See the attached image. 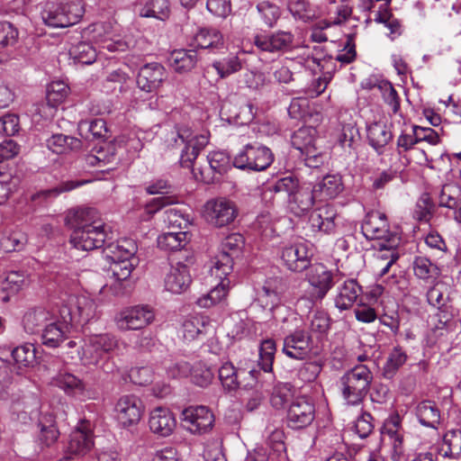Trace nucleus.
<instances>
[{
	"instance_id": "f257e3e1",
	"label": "nucleus",
	"mask_w": 461,
	"mask_h": 461,
	"mask_svg": "<svg viewBox=\"0 0 461 461\" xmlns=\"http://www.w3.org/2000/svg\"><path fill=\"white\" fill-rule=\"evenodd\" d=\"M67 223L72 229L70 243L83 251L102 248L107 240L106 226L93 208H83L68 216Z\"/></svg>"
},
{
	"instance_id": "f03ea898",
	"label": "nucleus",
	"mask_w": 461,
	"mask_h": 461,
	"mask_svg": "<svg viewBox=\"0 0 461 461\" xmlns=\"http://www.w3.org/2000/svg\"><path fill=\"white\" fill-rule=\"evenodd\" d=\"M372 381L373 374L366 365H357L347 371L339 381V387L346 404H361Z\"/></svg>"
},
{
	"instance_id": "7ed1b4c3",
	"label": "nucleus",
	"mask_w": 461,
	"mask_h": 461,
	"mask_svg": "<svg viewBox=\"0 0 461 461\" xmlns=\"http://www.w3.org/2000/svg\"><path fill=\"white\" fill-rule=\"evenodd\" d=\"M168 141L173 147L184 146L180 155V164L183 167L193 168L194 160L209 142V134L194 135L189 127L181 125L176 126L171 132Z\"/></svg>"
},
{
	"instance_id": "20e7f679",
	"label": "nucleus",
	"mask_w": 461,
	"mask_h": 461,
	"mask_svg": "<svg viewBox=\"0 0 461 461\" xmlns=\"http://www.w3.org/2000/svg\"><path fill=\"white\" fill-rule=\"evenodd\" d=\"M85 14L84 4L75 0L66 4L48 3L41 11L43 23L52 28H66L77 23Z\"/></svg>"
},
{
	"instance_id": "39448f33",
	"label": "nucleus",
	"mask_w": 461,
	"mask_h": 461,
	"mask_svg": "<svg viewBox=\"0 0 461 461\" xmlns=\"http://www.w3.org/2000/svg\"><path fill=\"white\" fill-rule=\"evenodd\" d=\"M73 312L64 305L41 330V344L49 348H57L68 339L73 321Z\"/></svg>"
},
{
	"instance_id": "423d86ee",
	"label": "nucleus",
	"mask_w": 461,
	"mask_h": 461,
	"mask_svg": "<svg viewBox=\"0 0 461 461\" xmlns=\"http://www.w3.org/2000/svg\"><path fill=\"white\" fill-rule=\"evenodd\" d=\"M361 230L367 240L383 241V246L397 248L400 244L399 233L389 229L386 216L380 212H368L362 222Z\"/></svg>"
},
{
	"instance_id": "0eeeda50",
	"label": "nucleus",
	"mask_w": 461,
	"mask_h": 461,
	"mask_svg": "<svg viewBox=\"0 0 461 461\" xmlns=\"http://www.w3.org/2000/svg\"><path fill=\"white\" fill-rule=\"evenodd\" d=\"M119 348L116 337L110 333L93 334L85 339L80 360L84 365H98Z\"/></svg>"
},
{
	"instance_id": "6e6552de",
	"label": "nucleus",
	"mask_w": 461,
	"mask_h": 461,
	"mask_svg": "<svg viewBox=\"0 0 461 461\" xmlns=\"http://www.w3.org/2000/svg\"><path fill=\"white\" fill-rule=\"evenodd\" d=\"M274 161L270 149L258 143L247 144L234 157L233 166L237 168L250 171H263Z\"/></svg>"
},
{
	"instance_id": "1a4fd4ad",
	"label": "nucleus",
	"mask_w": 461,
	"mask_h": 461,
	"mask_svg": "<svg viewBox=\"0 0 461 461\" xmlns=\"http://www.w3.org/2000/svg\"><path fill=\"white\" fill-rule=\"evenodd\" d=\"M244 246V238L240 233H231L226 236L221 243V251L218 255L211 267V276H230L233 268V257L237 255Z\"/></svg>"
},
{
	"instance_id": "9d476101",
	"label": "nucleus",
	"mask_w": 461,
	"mask_h": 461,
	"mask_svg": "<svg viewBox=\"0 0 461 461\" xmlns=\"http://www.w3.org/2000/svg\"><path fill=\"white\" fill-rule=\"evenodd\" d=\"M92 39L103 50L109 52H124L130 42L118 33V26L111 22L96 23L92 26Z\"/></svg>"
},
{
	"instance_id": "9b49d317",
	"label": "nucleus",
	"mask_w": 461,
	"mask_h": 461,
	"mask_svg": "<svg viewBox=\"0 0 461 461\" xmlns=\"http://www.w3.org/2000/svg\"><path fill=\"white\" fill-rule=\"evenodd\" d=\"M111 270L113 273V282L100 288L98 300L101 302L123 295L131 287L130 277L132 272V265L131 263H112Z\"/></svg>"
},
{
	"instance_id": "f8f14e48",
	"label": "nucleus",
	"mask_w": 461,
	"mask_h": 461,
	"mask_svg": "<svg viewBox=\"0 0 461 461\" xmlns=\"http://www.w3.org/2000/svg\"><path fill=\"white\" fill-rule=\"evenodd\" d=\"M254 46L261 52L281 54L294 48V35L291 32L257 33L253 38Z\"/></svg>"
},
{
	"instance_id": "ddd939ff",
	"label": "nucleus",
	"mask_w": 461,
	"mask_h": 461,
	"mask_svg": "<svg viewBox=\"0 0 461 461\" xmlns=\"http://www.w3.org/2000/svg\"><path fill=\"white\" fill-rule=\"evenodd\" d=\"M238 214L234 202L218 197L207 201L203 206V216L211 224L223 227L231 223Z\"/></svg>"
},
{
	"instance_id": "4468645a",
	"label": "nucleus",
	"mask_w": 461,
	"mask_h": 461,
	"mask_svg": "<svg viewBox=\"0 0 461 461\" xmlns=\"http://www.w3.org/2000/svg\"><path fill=\"white\" fill-rule=\"evenodd\" d=\"M155 319L153 311L147 306H134L123 309L115 317V323L121 330H140Z\"/></svg>"
},
{
	"instance_id": "2eb2a0df",
	"label": "nucleus",
	"mask_w": 461,
	"mask_h": 461,
	"mask_svg": "<svg viewBox=\"0 0 461 461\" xmlns=\"http://www.w3.org/2000/svg\"><path fill=\"white\" fill-rule=\"evenodd\" d=\"M94 447L93 426L89 420H81L69 436L66 454L82 456Z\"/></svg>"
},
{
	"instance_id": "dca6fc26",
	"label": "nucleus",
	"mask_w": 461,
	"mask_h": 461,
	"mask_svg": "<svg viewBox=\"0 0 461 461\" xmlns=\"http://www.w3.org/2000/svg\"><path fill=\"white\" fill-rule=\"evenodd\" d=\"M315 418V407L304 397L296 398L290 404L286 413V422L293 429H301L312 423Z\"/></svg>"
},
{
	"instance_id": "f3484780",
	"label": "nucleus",
	"mask_w": 461,
	"mask_h": 461,
	"mask_svg": "<svg viewBox=\"0 0 461 461\" xmlns=\"http://www.w3.org/2000/svg\"><path fill=\"white\" fill-rule=\"evenodd\" d=\"M182 420L191 433L202 434L212 429L214 416L206 406H190L183 411Z\"/></svg>"
},
{
	"instance_id": "a211bd4d",
	"label": "nucleus",
	"mask_w": 461,
	"mask_h": 461,
	"mask_svg": "<svg viewBox=\"0 0 461 461\" xmlns=\"http://www.w3.org/2000/svg\"><path fill=\"white\" fill-rule=\"evenodd\" d=\"M312 252L305 243H295L282 248L280 258L284 266L293 272L306 270L311 265Z\"/></svg>"
},
{
	"instance_id": "6ab92c4d",
	"label": "nucleus",
	"mask_w": 461,
	"mask_h": 461,
	"mask_svg": "<svg viewBox=\"0 0 461 461\" xmlns=\"http://www.w3.org/2000/svg\"><path fill=\"white\" fill-rule=\"evenodd\" d=\"M306 279L313 289L312 298L314 300H322L333 286L331 271L321 263L308 267Z\"/></svg>"
},
{
	"instance_id": "aec40b11",
	"label": "nucleus",
	"mask_w": 461,
	"mask_h": 461,
	"mask_svg": "<svg viewBox=\"0 0 461 461\" xmlns=\"http://www.w3.org/2000/svg\"><path fill=\"white\" fill-rule=\"evenodd\" d=\"M143 404L141 400L135 395L122 396L115 405V413L118 422L123 427L137 424L142 416Z\"/></svg>"
},
{
	"instance_id": "412c9836",
	"label": "nucleus",
	"mask_w": 461,
	"mask_h": 461,
	"mask_svg": "<svg viewBox=\"0 0 461 461\" xmlns=\"http://www.w3.org/2000/svg\"><path fill=\"white\" fill-rule=\"evenodd\" d=\"M312 349V339L303 330H296L285 337L283 353L292 359L303 360Z\"/></svg>"
},
{
	"instance_id": "4be33fe9",
	"label": "nucleus",
	"mask_w": 461,
	"mask_h": 461,
	"mask_svg": "<svg viewBox=\"0 0 461 461\" xmlns=\"http://www.w3.org/2000/svg\"><path fill=\"white\" fill-rule=\"evenodd\" d=\"M166 78L165 68L159 63L152 62L140 68L137 77V85L140 90L152 93L160 87Z\"/></svg>"
},
{
	"instance_id": "5701e85b",
	"label": "nucleus",
	"mask_w": 461,
	"mask_h": 461,
	"mask_svg": "<svg viewBox=\"0 0 461 461\" xmlns=\"http://www.w3.org/2000/svg\"><path fill=\"white\" fill-rule=\"evenodd\" d=\"M192 282L189 267L186 264L176 262L172 264L165 277V287L173 294H182Z\"/></svg>"
},
{
	"instance_id": "b1692460",
	"label": "nucleus",
	"mask_w": 461,
	"mask_h": 461,
	"mask_svg": "<svg viewBox=\"0 0 461 461\" xmlns=\"http://www.w3.org/2000/svg\"><path fill=\"white\" fill-rule=\"evenodd\" d=\"M56 313L43 306L30 307L23 315V328L28 334L39 333Z\"/></svg>"
},
{
	"instance_id": "393cba45",
	"label": "nucleus",
	"mask_w": 461,
	"mask_h": 461,
	"mask_svg": "<svg viewBox=\"0 0 461 461\" xmlns=\"http://www.w3.org/2000/svg\"><path fill=\"white\" fill-rule=\"evenodd\" d=\"M366 134L369 145L378 155H382L385 152L386 145L393 139V133L390 127L382 121L367 124Z\"/></svg>"
},
{
	"instance_id": "a878e982",
	"label": "nucleus",
	"mask_w": 461,
	"mask_h": 461,
	"mask_svg": "<svg viewBox=\"0 0 461 461\" xmlns=\"http://www.w3.org/2000/svg\"><path fill=\"white\" fill-rule=\"evenodd\" d=\"M107 249L111 253L113 263L129 262L132 265V270L138 264V259L135 257L138 248L133 240L120 239L115 243L109 244Z\"/></svg>"
},
{
	"instance_id": "bb28decb",
	"label": "nucleus",
	"mask_w": 461,
	"mask_h": 461,
	"mask_svg": "<svg viewBox=\"0 0 461 461\" xmlns=\"http://www.w3.org/2000/svg\"><path fill=\"white\" fill-rule=\"evenodd\" d=\"M54 385L63 390L68 395L85 399L88 397L86 384L79 377L68 372H59L53 379Z\"/></svg>"
},
{
	"instance_id": "cd10ccee",
	"label": "nucleus",
	"mask_w": 461,
	"mask_h": 461,
	"mask_svg": "<svg viewBox=\"0 0 461 461\" xmlns=\"http://www.w3.org/2000/svg\"><path fill=\"white\" fill-rule=\"evenodd\" d=\"M149 426L152 432L161 437H167L176 427V420L168 409L158 407L150 412Z\"/></svg>"
},
{
	"instance_id": "c85d7f7f",
	"label": "nucleus",
	"mask_w": 461,
	"mask_h": 461,
	"mask_svg": "<svg viewBox=\"0 0 461 461\" xmlns=\"http://www.w3.org/2000/svg\"><path fill=\"white\" fill-rule=\"evenodd\" d=\"M336 212L332 206L326 204L313 210L309 216V225L312 231L330 233L335 229Z\"/></svg>"
},
{
	"instance_id": "c756f323",
	"label": "nucleus",
	"mask_w": 461,
	"mask_h": 461,
	"mask_svg": "<svg viewBox=\"0 0 461 461\" xmlns=\"http://www.w3.org/2000/svg\"><path fill=\"white\" fill-rule=\"evenodd\" d=\"M190 46L216 51L224 49V40L219 30L201 28L194 35Z\"/></svg>"
},
{
	"instance_id": "7c9ffc66",
	"label": "nucleus",
	"mask_w": 461,
	"mask_h": 461,
	"mask_svg": "<svg viewBox=\"0 0 461 461\" xmlns=\"http://www.w3.org/2000/svg\"><path fill=\"white\" fill-rule=\"evenodd\" d=\"M258 371L250 370L249 372L238 371L232 363L227 361L219 368V379L228 391L236 390L240 384V376L242 375H248L252 381L256 382Z\"/></svg>"
},
{
	"instance_id": "2f4dec72",
	"label": "nucleus",
	"mask_w": 461,
	"mask_h": 461,
	"mask_svg": "<svg viewBox=\"0 0 461 461\" xmlns=\"http://www.w3.org/2000/svg\"><path fill=\"white\" fill-rule=\"evenodd\" d=\"M319 202L336 198L344 189L340 175H327L314 185Z\"/></svg>"
},
{
	"instance_id": "473e14b6",
	"label": "nucleus",
	"mask_w": 461,
	"mask_h": 461,
	"mask_svg": "<svg viewBox=\"0 0 461 461\" xmlns=\"http://www.w3.org/2000/svg\"><path fill=\"white\" fill-rule=\"evenodd\" d=\"M38 427L40 429L37 435L38 444L41 447L53 446L59 437V430L54 416L52 414L42 415L39 420Z\"/></svg>"
},
{
	"instance_id": "72a5a7b5",
	"label": "nucleus",
	"mask_w": 461,
	"mask_h": 461,
	"mask_svg": "<svg viewBox=\"0 0 461 461\" xmlns=\"http://www.w3.org/2000/svg\"><path fill=\"white\" fill-rule=\"evenodd\" d=\"M210 328V320L204 315H193L186 318L181 328L184 339L193 341L208 332Z\"/></svg>"
},
{
	"instance_id": "f704fd0d",
	"label": "nucleus",
	"mask_w": 461,
	"mask_h": 461,
	"mask_svg": "<svg viewBox=\"0 0 461 461\" xmlns=\"http://www.w3.org/2000/svg\"><path fill=\"white\" fill-rule=\"evenodd\" d=\"M361 294V287L357 283L349 279L338 287V294L335 297V306L339 311H345L353 306Z\"/></svg>"
},
{
	"instance_id": "c9c22d12",
	"label": "nucleus",
	"mask_w": 461,
	"mask_h": 461,
	"mask_svg": "<svg viewBox=\"0 0 461 461\" xmlns=\"http://www.w3.org/2000/svg\"><path fill=\"white\" fill-rule=\"evenodd\" d=\"M415 415L419 422L427 428L437 429L440 423V410L432 401H422L415 408Z\"/></svg>"
},
{
	"instance_id": "e433bc0d",
	"label": "nucleus",
	"mask_w": 461,
	"mask_h": 461,
	"mask_svg": "<svg viewBox=\"0 0 461 461\" xmlns=\"http://www.w3.org/2000/svg\"><path fill=\"white\" fill-rule=\"evenodd\" d=\"M45 142L47 148L56 154H66L70 151H77L82 147V141L79 139L62 133L52 134Z\"/></svg>"
},
{
	"instance_id": "4c0bfd02",
	"label": "nucleus",
	"mask_w": 461,
	"mask_h": 461,
	"mask_svg": "<svg viewBox=\"0 0 461 461\" xmlns=\"http://www.w3.org/2000/svg\"><path fill=\"white\" fill-rule=\"evenodd\" d=\"M219 283L206 294L197 299L196 303L202 308H209L216 303L222 302L228 294L230 280L229 276H213Z\"/></svg>"
},
{
	"instance_id": "58836bf2",
	"label": "nucleus",
	"mask_w": 461,
	"mask_h": 461,
	"mask_svg": "<svg viewBox=\"0 0 461 461\" xmlns=\"http://www.w3.org/2000/svg\"><path fill=\"white\" fill-rule=\"evenodd\" d=\"M197 60V53L194 50H176L168 58L170 67L177 73L191 71Z\"/></svg>"
},
{
	"instance_id": "ea45409f",
	"label": "nucleus",
	"mask_w": 461,
	"mask_h": 461,
	"mask_svg": "<svg viewBox=\"0 0 461 461\" xmlns=\"http://www.w3.org/2000/svg\"><path fill=\"white\" fill-rule=\"evenodd\" d=\"M446 290L447 289L443 284H437L427 292L428 303L439 311V321L444 325L450 321L451 317L448 312L445 309L448 301Z\"/></svg>"
},
{
	"instance_id": "a19ab883",
	"label": "nucleus",
	"mask_w": 461,
	"mask_h": 461,
	"mask_svg": "<svg viewBox=\"0 0 461 461\" xmlns=\"http://www.w3.org/2000/svg\"><path fill=\"white\" fill-rule=\"evenodd\" d=\"M171 13L168 0H147L139 11L141 17L167 20Z\"/></svg>"
},
{
	"instance_id": "79ce46f5",
	"label": "nucleus",
	"mask_w": 461,
	"mask_h": 461,
	"mask_svg": "<svg viewBox=\"0 0 461 461\" xmlns=\"http://www.w3.org/2000/svg\"><path fill=\"white\" fill-rule=\"evenodd\" d=\"M189 236L186 231H170L158 237V248L165 250H178L186 246Z\"/></svg>"
},
{
	"instance_id": "37998d69",
	"label": "nucleus",
	"mask_w": 461,
	"mask_h": 461,
	"mask_svg": "<svg viewBox=\"0 0 461 461\" xmlns=\"http://www.w3.org/2000/svg\"><path fill=\"white\" fill-rule=\"evenodd\" d=\"M164 222L172 228L186 229L192 222V216L183 207H171L164 212Z\"/></svg>"
},
{
	"instance_id": "c03bdc74",
	"label": "nucleus",
	"mask_w": 461,
	"mask_h": 461,
	"mask_svg": "<svg viewBox=\"0 0 461 461\" xmlns=\"http://www.w3.org/2000/svg\"><path fill=\"white\" fill-rule=\"evenodd\" d=\"M461 204V187L454 183L442 186L438 195V205L453 212Z\"/></svg>"
},
{
	"instance_id": "a18cd8bd",
	"label": "nucleus",
	"mask_w": 461,
	"mask_h": 461,
	"mask_svg": "<svg viewBox=\"0 0 461 461\" xmlns=\"http://www.w3.org/2000/svg\"><path fill=\"white\" fill-rule=\"evenodd\" d=\"M69 56L75 63L90 65L95 61L97 53L90 43L81 41L70 48Z\"/></svg>"
},
{
	"instance_id": "49530a36",
	"label": "nucleus",
	"mask_w": 461,
	"mask_h": 461,
	"mask_svg": "<svg viewBox=\"0 0 461 461\" xmlns=\"http://www.w3.org/2000/svg\"><path fill=\"white\" fill-rule=\"evenodd\" d=\"M443 456L457 458L461 455V430L450 429L443 436V446L441 448Z\"/></svg>"
},
{
	"instance_id": "de8ad7c7",
	"label": "nucleus",
	"mask_w": 461,
	"mask_h": 461,
	"mask_svg": "<svg viewBox=\"0 0 461 461\" xmlns=\"http://www.w3.org/2000/svg\"><path fill=\"white\" fill-rule=\"evenodd\" d=\"M212 66L221 78H226L239 72L242 68V62L237 55L230 54L220 60H215Z\"/></svg>"
},
{
	"instance_id": "09e8293b",
	"label": "nucleus",
	"mask_w": 461,
	"mask_h": 461,
	"mask_svg": "<svg viewBox=\"0 0 461 461\" xmlns=\"http://www.w3.org/2000/svg\"><path fill=\"white\" fill-rule=\"evenodd\" d=\"M407 360V355L400 347H395L387 357L386 362L383 367V375L385 378H393L399 368L404 365Z\"/></svg>"
},
{
	"instance_id": "8fccbe9b",
	"label": "nucleus",
	"mask_w": 461,
	"mask_h": 461,
	"mask_svg": "<svg viewBox=\"0 0 461 461\" xmlns=\"http://www.w3.org/2000/svg\"><path fill=\"white\" fill-rule=\"evenodd\" d=\"M317 131L313 127H302L292 136L293 147L300 152L305 150L309 146L316 143Z\"/></svg>"
},
{
	"instance_id": "3c124183",
	"label": "nucleus",
	"mask_w": 461,
	"mask_h": 461,
	"mask_svg": "<svg viewBox=\"0 0 461 461\" xmlns=\"http://www.w3.org/2000/svg\"><path fill=\"white\" fill-rule=\"evenodd\" d=\"M267 446L273 451V455L285 459V446L284 442V432L282 429L274 427H267L265 430Z\"/></svg>"
},
{
	"instance_id": "603ef678",
	"label": "nucleus",
	"mask_w": 461,
	"mask_h": 461,
	"mask_svg": "<svg viewBox=\"0 0 461 461\" xmlns=\"http://www.w3.org/2000/svg\"><path fill=\"white\" fill-rule=\"evenodd\" d=\"M287 7L294 19L303 23H309L315 17V12L308 0H289Z\"/></svg>"
},
{
	"instance_id": "864d4df0",
	"label": "nucleus",
	"mask_w": 461,
	"mask_h": 461,
	"mask_svg": "<svg viewBox=\"0 0 461 461\" xmlns=\"http://www.w3.org/2000/svg\"><path fill=\"white\" fill-rule=\"evenodd\" d=\"M28 278L23 271H10L5 278L0 282V288L14 294L18 293L24 285H26Z\"/></svg>"
},
{
	"instance_id": "5fc2aeb1",
	"label": "nucleus",
	"mask_w": 461,
	"mask_h": 461,
	"mask_svg": "<svg viewBox=\"0 0 461 461\" xmlns=\"http://www.w3.org/2000/svg\"><path fill=\"white\" fill-rule=\"evenodd\" d=\"M414 275L423 280L436 278L439 275L438 267L425 257H417L413 261Z\"/></svg>"
},
{
	"instance_id": "6e6d98bb",
	"label": "nucleus",
	"mask_w": 461,
	"mask_h": 461,
	"mask_svg": "<svg viewBox=\"0 0 461 461\" xmlns=\"http://www.w3.org/2000/svg\"><path fill=\"white\" fill-rule=\"evenodd\" d=\"M78 127L81 131L86 130V132L85 133V139L86 140H92L106 138V123L103 119H95L90 122H80Z\"/></svg>"
},
{
	"instance_id": "4d7b16f0",
	"label": "nucleus",
	"mask_w": 461,
	"mask_h": 461,
	"mask_svg": "<svg viewBox=\"0 0 461 461\" xmlns=\"http://www.w3.org/2000/svg\"><path fill=\"white\" fill-rule=\"evenodd\" d=\"M12 357L20 367L31 366L36 360L35 347L33 344H23L16 347L12 352Z\"/></svg>"
},
{
	"instance_id": "13d9d810",
	"label": "nucleus",
	"mask_w": 461,
	"mask_h": 461,
	"mask_svg": "<svg viewBox=\"0 0 461 461\" xmlns=\"http://www.w3.org/2000/svg\"><path fill=\"white\" fill-rule=\"evenodd\" d=\"M402 418L397 412L392 413L384 421V430L393 441V447L398 448L402 444Z\"/></svg>"
},
{
	"instance_id": "bf43d9fd",
	"label": "nucleus",
	"mask_w": 461,
	"mask_h": 461,
	"mask_svg": "<svg viewBox=\"0 0 461 461\" xmlns=\"http://www.w3.org/2000/svg\"><path fill=\"white\" fill-rule=\"evenodd\" d=\"M291 200L297 203L302 212L310 210L315 202H319V198L315 194L314 185L312 188L309 186L298 188Z\"/></svg>"
},
{
	"instance_id": "052dcab7",
	"label": "nucleus",
	"mask_w": 461,
	"mask_h": 461,
	"mask_svg": "<svg viewBox=\"0 0 461 461\" xmlns=\"http://www.w3.org/2000/svg\"><path fill=\"white\" fill-rule=\"evenodd\" d=\"M69 88L67 84L62 81H55L50 83L47 87L46 99L48 104L55 107L61 104L68 95Z\"/></svg>"
},
{
	"instance_id": "680f3d73",
	"label": "nucleus",
	"mask_w": 461,
	"mask_h": 461,
	"mask_svg": "<svg viewBox=\"0 0 461 461\" xmlns=\"http://www.w3.org/2000/svg\"><path fill=\"white\" fill-rule=\"evenodd\" d=\"M257 10L264 23L268 27H273L280 18V8L269 1H261L257 5Z\"/></svg>"
},
{
	"instance_id": "e2e57ef3",
	"label": "nucleus",
	"mask_w": 461,
	"mask_h": 461,
	"mask_svg": "<svg viewBox=\"0 0 461 461\" xmlns=\"http://www.w3.org/2000/svg\"><path fill=\"white\" fill-rule=\"evenodd\" d=\"M26 243V234L20 230H15L5 235L1 239L0 246L5 252H12L22 250Z\"/></svg>"
},
{
	"instance_id": "0e129e2a",
	"label": "nucleus",
	"mask_w": 461,
	"mask_h": 461,
	"mask_svg": "<svg viewBox=\"0 0 461 461\" xmlns=\"http://www.w3.org/2000/svg\"><path fill=\"white\" fill-rule=\"evenodd\" d=\"M276 350V342L273 339H268L261 343L258 365L265 372H270L272 370Z\"/></svg>"
},
{
	"instance_id": "69168bd1",
	"label": "nucleus",
	"mask_w": 461,
	"mask_h": 461,
	"mask_svg": "<svg viewBox=\"0 0 461 461\" xmlns=\"http://www.w3.org/2000/svg\"><path fill=\"white\" fill-rule=\"evenodd\" d=\"M292 397V386L286 383H278L274 388L270 398L272 406L282 409Z\"/></svg>"
},
{
	"instance_id": "338daca9",
	"label": "nucleus",
	"mask_w": 461,
	"mask_h": 461,
	"mask_svg": "<svg viewBox=\"0 0 461 461\" xmlns=\"http://www.w3.org/2000/svg\"><path fill=\"white\" fill-rule=\"evenodd\" d=\"M300 153L305 162V165L312 168L321 167L328 158L327 153L317 147L316 143L309 146V148Z\"/></svg>"
},
{
	"instance_id": "774afa93",
	"label": "nucleus",
	"mask_w": 461,
	"mask_h": 461,
	"mask_svg": "<svg viewBox=\"0 0 461 461\" xmlns=\"http://www.w3.org/2000/svg\"><path fill=\"white\" fill-rule=\"evenodd\" d=\"M203 457L205 461H226L222 452L221 438H213L205 444Z\"/></svg>"
}]
</instances>
